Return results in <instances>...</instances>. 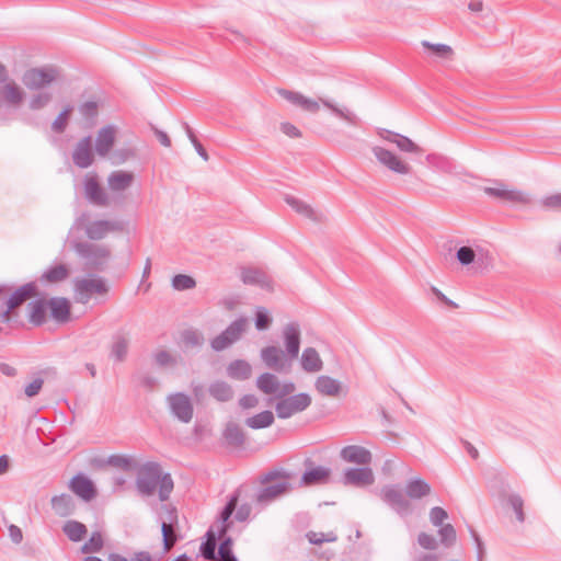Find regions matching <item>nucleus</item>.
<instances>
[{"mask_svg": "<svg viewBox=\"0 0 561 561\" xmlns=\"http://www.w3.org/2000/svg\"><path fill=\"white\" fill-rule=\"evenodd\" d=\"M136 490L142 497H149L158 490L159 500L165 502L174 489L171 473L163 472L162 466L157 461H146L137 465Z\"/></svg>", "mask_w": 561, "mask_h": 561, "instance_id": "f257e3e1", "label": "nucleus"}, {"mask_svg": "<svg viewBox=\"0 0 561 561\" xmlns=\"http://www.w3.org/2000/svg\"><path fill=\"white\" fill-rule=\"evenodd\" d=\"M60 76V71L55 66L34 67L24 71L22 83L30 91H36L30 100L28 106L33 111H38L47 106L53 100V93L46 91L53 82Z\"/></svg>", "mask_w": 561, "mask_h": 561, "instance_id": "f03ea898", "label": "nucleus"}, {"mask_svg": "<svg viewBox=\"0 0 561 561\" xmlns=\"http://www.w3.org/2000/svg\"><path fill=\"white\" fill-rule=\"evenodd\" d=\"M431 493V485L421 478H414L405 484V495L397 485H385L379 493L380 499L400 516L412 513V506L407 496L417 500Z\"/></svg>", "mask_w": 561, "mask_h": 561, "instance_id": "7ed1b4c3", "label": "nucleus"}, {"mask_svg": "<svg viewBox=\"0 0 561 561\" xmlns=\"http://www.w3.org/2000/svg\"><path fill=\"white\" fill-rule=\"evenodd\" d=\"M241 489L238 488L234 492L229 496L227 503L222 507L219 513L218 522L220 523V527L218 533L216 534L213 528H209L206 534V540L202 542L199 547L201 556L207 561L217 560V540L218 538H222L230 530L232 526L231 516L234 513V508L237 506V502H239Z\"/></svg>", "mask_w": 561, "mask_h": 561, "instance_id": "20e7f679", "label": "nucleus"}, {"mask_svg": "<svg viewBox=\"0 0 561 561\" xmlns=\"http://www.w3.org/2000/svg\"><path fill=\"white\" fill-rule=\"evenodd\" d=\"M293 474L284 468H273L259 478V482L264 485L256 495L255 502L267 504L294 490L290 480Z\"/></svg>", "mask_w": 561, "mask_h": 561, "instance_id": "39448f33", "label": "nucleus"}, {"mask_svg": "<svg viewBox=\"0 0 561 561\" xmlns=\"http://www.w3.org/2000/svg\"><path fill=\"white\" fill-rule=\"evenodd\" d=\"M72 249L84 261L87 270L104 272L107 268L112 256V251L107 245L88 241H75Z\"/></svg>", "mask_w": 561, "mask_h": 561, "instance_id": "423d86ee", "label": "nucleus"}, {"mask_svg": "<svg viewBox=\"0 0 561 561\" xmlns=\"http://www.w3.org/2000/svg\"><path fill=\"white\" fill-rule=\"evenodd\" d=\"M38 295V285L35 280L25 283L15 289L11 288V291L7 297L5 307L2 310L4 323H9L11 321V313L16 308L21 307L26 300L37 297Z\"/></svg>", "mask_w": 561, "mask_h": 561, "instance_id": "0eeeda50", "label": "nucleus"}, {"mask_svg": "<svg viewBox=\"0 0 561 561\" xmlns=\"http://www.w3.org/2000/svg\"><path fill=\"white\" fill-rule=\"evenodd\" d=\"M494 186L483 187V192L500 202L528 205L531 199L527 193L518 188H510L504 182L495 180Z\"/></svg>", "mask_w": 561, "mask_h": 561, "instance_id": "6e6552de", "label": "nucleus"}, {"mask_svg": "<svg viewBox=\"0 0 561 561\" xmlns=\"http://www.w3.org/2000/svg\"><path fill=\"white\" fill-rule=\"evenodd\" d=\"M311 397L309 393L300 392L280 399L275 404V412L279 419H289L296 413L305 411L311 404Z\"/></svg>", "mask_w": 561, "mask_h": 561, "instance_id": "1a4fd4ad", "label": "nucleus"}, {"mask_svg": "<svg viewBox=\"0 0 561 561\" xmlns=\"http://www.w3.org/2000/svg\"><path fill=\"white\" fill-rule=\"evenodd\" d=\"M247 325L248 320L245 318L241 317L236 319L226 328V330L210 341L211 348L215 352H221L229 347L241 337Z\"/></svg>", "mask_w": 561, "mask_h": 561, "instance_id": "9d476101", "label": "nucleus"}, {"mask_svg": "<svg viewBox=\"0 0 561 561\" xmlns=\"http://www.w3.org/2000/svg\"><path fill=\"white\" fill-rule=\"evenodd\" d=\"M261 359L270 368L277 373H289L293 360L277 346L268 345L261 350Z\"/></svg>", "mask_w": 561, "mask_h": 561, "instance_id": "9b49d317", "label": "nucleus"}, {"mask_svg": "<svg viewBox=\"0 0 561 561\" xmlns=\"http://www.w3.org/2000/svg\"><path fill=\"white\" fill-rule=\"evenodd\" d=\"M108 291L102 278H81L75 280V293L79 302L87 304L93 294L104 295Z\"/></svg>", "mask_w": 561, "mask_h": 561, "instance_id": "f8f14e48", "label": "nucleus"}, {"mask_svg": "<svg viewBox=\"0 0 561 561\" xmlns=\"http://www.w3.org/2000/svg\"><path fill=\"white\" fill-rule=\"evenodd\" d=\"M83 190L84 197L90 204L99 207L110 206V196L100 184L98 176L95 174L84 176Z\"/></svg>", "mask_w": 561, "mask_h": 561, "instance_id": "ddd939ff", "label": "nucleus"}, {"mask_svg": "<svg viewBox=\"0 0 561 561\" xmlns=\"http://www.w3.org/2000/svg\"><path fill=\"white\" fill-rule=\"evenodd\" d=\"M168 513V522H161L162 543L164 551H169L179 540L181 536L176 533L178 511L172 505H163Z\"/></svg>", "mask_w": 561, "mask_h": 561, "instance_id": "4468645a", "label": "nucleus"}, {"mask_svg": "<svg viewBox=\"0 0 561 561\" xmlns=\"http://www.w3.org/2000/svg\"><path fill=\"white\" fill-rule=\"evenodd\" d=\"M172 414L183 423H190L193 419L194 408L187 394L175 392L168 397Z\"/></svg>", "mask_w": 561, "mask_h": 561, "instance_id": "2eb2a0df", "label": "nucleus"}, {"mask_svg": "<svg viewBox=\"0 0 561 561\" xmlns=\"http://www.w3.org/2000/svg\"><path fill=\"white\" fill-rule=\"evenodd\" d=\"M373 153L376 157L377 161L383 167L388 168L390 171L398 174H409L411 171V167L401 160L397 154L392 151L380 147H373Z\"/></svg>", "mask_w": 561, "mask_h": 561, "instance_id": "dca6fc26", "label": "nucleus"}, {"mask_svg": "<svg viewBox=\"0 0 561 561\" xmlns=\"http://www.w3.org/2000/svg\"><path fill=\"white\" fill-rule=\"evenodd\" d=\"M377 134L381 139L394 144L401 152L412 153L415 156H422L424 152L419 145L402 134L385 128L378 129Z\"/></svg>", "mask_w": 561, "mask_h": 561, "instance_id": "f3484780", "label": "nucleus"}, {"mask_svg": "<svg viewBox=\"0 0 561 561\" xmlns=\"http://www.w3.org/2000/svg\"><path fill=\"white\" fill-rule=\"evenodd\" d=\"M73 164L80 169H87L94 162V152L92 149V137L90 135L81 138L72 151Z\"/></svg>", "mask_w": 561, "mask_h": 561, "instance_id": "a211bd4d", "label": "nucleus"}, {"mask_svg": "<svg viewBox=\"0 0 561 561\" xmlns=\"http://www.w3.org/2000/svg\"><path fill=\"white\" fill-rule=\"evenodd\" d=\"M123 229L122 222L115 220H93L85 225V234L90 240H101L108 232L121 231Z\"/></svg>", "mask_w": 561, "mask_h": 561, "instance_id": "6ab92c4d", "label": "nucleus"}, {"mask_svg": "<svg viewBox=\"0 0 561 561\" xmlns=\"http://www.w3.org/2000/svg\"><path fill=\"white\" fill-rule=\"evenodd\" d=\"M375 481L374 472L368 466L348 468L345 470L342 482L344 485L366 486Z\"/></svg>", "mask_w": 561, "mask_h": 561, "instance_id": "aec40b11", "label": "nucleus"}, {"mask_svg": "<svg viewBox=\"0 0 561 561\" xmlns=\"http://www.w3.org/2000/svg\"><path fill=\"white\" fill-rule=\"evenodd\" d=\"M276 91L279 96H282L283 99H285L293 105H295L306 112L317 113L320 110V105H319L318 101L307 98L300 92L290 91V90L283 89V88H279Z\"/></svg>", "mask_w": 561, "mask_h": 561, "instance_id": "412c9836", "label": "nucleus"}, {"mask_svg": "<svg viewBox=\"0 0 561 561\" xmlns=\"http://www.w3.org/2000/svg\"><path fill=\"white\" fill-rule=\"evenodd\" d=\"M116 139V128L113 125H106L99 129L95 138V152L104 158L111 154Z\"/></svg>", "mask_w": 561, "mask_h": 561, "instance_id": "4be33fe9", "label": "nucleus"}, {"mask_svg": "<svg viewBox=\"0 0 561 561\" xmlns=\"http://www.w3.org/2000/svg\"><path fill=\"white\" fill-rule=\"evenodd\" d=\"M70 490L83 501H91L96 496V489L88 477L79 472L69 482Z\"/></svg>", "mask_w": 561, "mask_h": 561, "instance_id": "5701e85b", "label": "nucleus"}, {"mask_svg": "<svg viewBox=\"0 0 561 561\" xmlns=\"http://www.w3.org/2000/svg\"><path fill=\"white\" fill-rule=\"evenodd\" d=\"M286 355L294 360L298 357L300 350V329L296 322H290L283 330Z\"/></svg>", "mask_w": 561, "mask_h": 561, "instance_id": "b1692460", "label": "nucleus"}, {"mask_svg": "<svg viewBox=\"0 0 561 561\" xmlns=\"http://www.w3.org/2000/svg\"><path fill=\"white\" fill-rule=\"evenodd\" d=\"M340 457L346 461L359 466H368L371 462V453L359 445H347L340 451Z\"/></svg>", "mask_w": 561, "mask_h": 561, "instance_id": "393cba45", "label": "nucleus"}, {"mask_svg": "<svg viewBox=\"0 0 561 561\" xmlns=\"http://www.w3.org/2000/svg\"><path fill=\"white\" fill-rule=\"evenodd\" d=\"M129 348V339L127 333L119 329L112 336V343L110 348V357L117 363H122L126 359Z\"/></svg>", "mask_w": 561, "mask_h": 561, "instance_id": "a878e982", "label": "nucleus"}, {"mask_svg": "<svg viewBox=\"0 0 561 561\" xmlns=\"http://www.w3.org/2000/svg\"><path fill=\"white\" fill-rule=\"evenodd\" d=\"M48 309L50 317L59 322L67 323L71 317V304L65 297H51L48 299Z\"/></svg>", "mask_w": 561, "mask_h": 561, "instance_id": "bb28decb", "label": "nucleus"}, {"mask_svg": "<svg viewBox=\"0 0 561 561\" xmlns=\"http://www.w3.org/2000/svg\"><path fill=\"white\" fill-rule=\"evenodd\" d=\"M48 300L34 299L27 305L28 322L34 327H42L47 320Z\"/></svg>", "mask_w": 561, "mask_h": 561, "instance_id": "cd10ccee", "label": "nucleus"}, {"mask_svg": "<svg viewBox=\"0 0 561 561\" xmlns=\"http://www.w3.org/2000/svg\"><path fill=\"white\" fill-rule=\"evenodd\" d=\"M70 275V270L66 264H56L49 266L44 273L38 277L37 285H46V284H57L66 280Z\"/></svg>", "mask_w": 561, "mask_h": 561, "instance_id": "c85d7f7f", "label": "nucleus"}, {"mask_svg": "<svg viewBox=\"0 0 561 561\" xmlns=\"http://www.w3.org/2000/svg\"><path fill=\"white\" fill-rule=\"evenodd\" d=\"M285 202L296 213H298L299 215H301L314 222H321L324 219V215L322 213L316 211L309 204H306L304 201H301L295 196L286 195Z\"/></svg>", "mask_w": 561, "mask_h": 561, "instance_id": "c756f323", "label": "nucleus"}, {"mask_svg": "<svg viewBox=\"0 0 561 561\" xmlns=\"http://www.w3.org/2000/svg\"><path fill=\"white\" fill-rule=\"evenodd\" d=\"M225 445L240 448L244 445L245 435L241 426L236 422H228L222 431Z\"/></svg>", "mask_w": 561, "mask_h": 561, "instance_id": "7c9ffc66", "label": "nucleus"}, {"mask_svg": "<svg viewBox=\"0 0 561 561\" xmlns=\"http://www.w3.org/2000/svg\"><path fill=\"white\" fill-rule=\"evenodd\" d=\"M330 473V469L322 466L307 469L301 476L300 485L309 486L328 483Z\"/></svg>", "mask_w": 561, "mask_h": 561, "instance_id": "2f4dec72", "label": "nucleus"}, {"mask_svg": "<svg viewBox=\"0 0 561 561\" xmlns=\"http://www.w3.org/2000/svg\"><path fill=\"white\" fill-rule=\"evenodd\" d=\"M51 508L59 517H68L76 510V502L70 494L62 493L54 495L50 500Z\"/></svg>", "mask_w": 561, "mask_h": 561, "instance_id": "473e14b6", "label": "nucleus"}, {"mask_svg": "<svg viewBox=\"0 0 561 561\" xmlns=\"http://www.w3.org/2000/svg\"><path fill=\"white\" fill-rule=\"evenodd\" d=\"M241 280L245 285H256L261 288H268L271 285L267 275L263 271L255 267H242Z\"/></svg>", "mask_w": 561, "mask_h": 561, "instance_id": "72a5a7b5", "label": "nucleus"}, {"mask_svg": "<svg viewBox=\"0 0 561 561\" xmlns=\"http://www.w3.org/2000/svg\"><path fill=\"white\" fill-rule=\"evenodd\" d=\"M133 181L131 172L113 171L107 176V186L112 192H123L131 185Z\"/></svg>", "mask_w": 561, "mask_h": 561, "instance_id": "f704fd0d", "label": "nucleus"}, {"mask_svg": "<svg viewBox=\"0 0 561 561\" xmlns=\"http://www.w3.org/2000/svg\"><path fill=\"white\" fill-rule=\"evenodd\" d=\"M316 390L328 397H337L342 390V383L330 376L321 375L314 382Z\"/></svg>", "mask_w": 561, "mask_h": 561, "instance_id": "c9c22d12", "label": "nucleus"}, {"mask_svg": "<svg viewBox=\"0 0 561 561\" xmlns=\"http://www.w3.org/2000/svg\"><path fill=\"white\" fill-rule=\"evenodd\" d=\"M300 363L306 373H317L323 367V362L314 347H306L302 351Z\"/></svg>", "mask_w": 561, "mask_h": 561, "instance_id": "e433bc0d", "label": "nucleus"}, {"mask_svg": "<svg viewBox=\"0 0 561 561\" xmlns=\"http://www.w3.org/2000/svg\"><path fill=\"white\" fill-rule=\"evenodd\" d=\"M208 392L211 398L218 402H228L232 400L234 391L233 388L224 380H215L208 387Z\"/></svg>", "mask_w": 561, "mask_h": 561, "instance_id": "4c0bfd02", "label": "nucleus"}, {"mask_svg": "<svg viewBox=\"0 0 561 561\" xmlns=\"http://www.w3.org/2000/svg\"><path fill=\"white\" fill-rule=\"evenodd\" d=\"M227 374L236 380H247L251 377L252 367L244 359H234L227 367Z\"/></svg>", "mask_w": 561, "mask_h": 561, "instance_id": "58836bf2", "label": "nucleus"}, {"mask_svg": "<svg viewBox=\"0 0 561 561\" xmlns=\"http://www.w3.org/2000/svg\"><path fill=\"white\" fill-rule=\"evenodd\" d=\"M62 531L70 541L79 542L88 534V528L81 522L69 519L64 524Z\"/></svg>", "mask_w": 561, "mask_h": 561, "instance_id": "ea45409f", "label": "nucleus"}, {"mask_svg": "<svg viewBox=\"0 0 561 561\" xmlns=\"http://www.w3.org/2000/svg\"><path fill=\"white\" fill-rule=\"evenodd\" d=\"M274 414L270 410L262 411L245 420V424L253 430H261L271 426L274 423Z\"/></svg>", "mask_w": 561, "mask_h": 561, "instance_id": "a19ab883", "label": "nucleus"}, {"mask_svg": "<svg viewBox=\"0 0 561 561\" xmlns=\"http://www.w3.org/2000/svg\"><path fill=\"white\" fill-rule=\"evenodd\" d=\"M256 387L266 394H273L278 391L279 382L275 375L264 373L256 379Z\"/></svg>", "mask_w": 561, "mask_h": 561, "instance_id": "79ce46f5", "label": "nucleus"}, {"mask_svg": "<svg viewBox=\"0 0 561 561\" xmlns=\"http://www.w3.org/2000/svg\"><path fill=\"white\" fill-rule=\"evenodd\" d=\"M106 463L126 472L135 471L138 465L134 458L125 455H111L107 457Z\"/></svg>", "mask_w": 561, "mask_h": 561, "instance_id": "37998d69", "label": "nucleus"}, {"mask_svg": "<svg viewBox=\"0 0 561 561\" xmlns=\"http://www.w3.org/2000/svg\"><path fill=\"white\" fill-rule=\"evenodd\" d=\"M99 107L100 104L96 101H87L79 106V113L90 126H93L96 123Z\"/></svg>", "mask_w": 561, "mask_h": 561, "instance_id": "c03bdc74", "label": "nucleus"}, {"mask_svg": "<svg viewBox=\"0 0 561 561\" xmlns=\"http://www.w3.org/2000/svg\"><path fill=\"white\" fill-rule=\"evenodd\" d=\"M2 96L5 102L19 106L23 101V92L15 83H7L2 89Z\"/></svg>", "mask_w": 561, "mask_h": 561, "instance_id": "a18cd8bd", "label": "nucleus"}, {"mask_svg": "<svg viewBox=\"0 0 561 561\" xmlns=\"http://www.w3.org/2000/svg\"><path fill=\"white\" fill-rule=\"evenodd\" d=\"M319 101L329 110L332 111L336 116L348 122L352 125H356L358 122L357 116L348 111L346 107H339L335 104H333L330 100L320 98Z\"/></svg>", "mask_w": 561, "mask_h": 561, "instance_id": "49530a36", "label": "nucleus"}, {"mask_svg": "<svg viewBox=\"0 0 561 561\" xmlns=\"http://www.w3.org/2000/svg\"><path fill=\"white\" fill-rule=\"evenodd\" d=\"M136 157V149L127 146L113 150L108 156L113 165H119Z\"/></svg>", "mask_w": 561, "mask_h": 561, "instance_id": "de8ad7c7", "label": "nucleus"}, {"mask_svg": "<svg viewBox=\"0 0 561 561\" xmlns=\"http://www.w3.org/2000/svg\"><path fill=\"white\" fill-rule=\"evenodd\" d=\"M104 547V540H103V537H102V534L100 531H93L90 536V538L88 539V541H85L81 548H80V551L81 553H84V554H88V553H96V552H100Z\"/></svg>", "mask_w": 561, "mask_h": 561, "instance_id": "09e8293b", "label": "nucleus"}, {"mask_svg": "<svg viewBox=\"0 0 561 561\" xmlns=\"http://www.w3.org/2000/svg\"><path fill=\"white\" fill-rule=\"evenodd\" d=\"M233 540L229 536H224L219 546L217 553V559L220 561H233L236 554L232 551Z\"/></svg>", "mask_w": 561, "mask_h": 561, "instance_id": "8fccbe9b", "label": "nucleus"}, {"mask_svg": "<svg viewBox=\"0 0 561 561\" xmlns=\"http://www.w3.org/2000/svg\"><path fill=\"white\" fill-rule=\"evenodd\" d=\"M438 535H439L440 543L444 547L449 548L455 545L456 539H457V534H456L455 527L451 524L442 525L438 529Z\"/></svg>", "mask_w": 561, "mask_h": 561, "instance_id": "3c124183", "label": "nucleus"}, {"mask_svg": "<svg viewBox=\"0 0 561 561\" xmlns=\"http://www.w3.org/2000/svg\"><path fill=\"white\" fill-rule=\"evenodd\" d=\"M73 107L71 105H67L55 118V121L51 124V129L57 133L61 134L66 130L68 118L70 113L72 112Z\"/></svg>", "mask_w": 561, "mask_h": 561, "instance_id": "603ef678", "label": "nucleus"}, {"mask_svg": "<svg viewBox=\"0 0 561 561\" xmlns=\"http://www.w3.org/2000/svg\"><path fill=\"white\" fill-rule=\"evenodd\" d=\"M507 502L510 506L513 508L516 515V519L519 523L525 522V513H524V500L523 497L517 493H512L507 497Z\"/></svg>", "mask_w": 561, "mask_h": 561, "instance_id": "864d4df0", "label": "nucleus"}, {"mask_svg": "<svg viewBox=\"0 0 561 561\" xmlns=\"http://www.w3.org/2000/svg\"><path fill=\"white\" fill-rule=\"evenodd\" d=\"M172 286L176 290H187L196 286L195 279L186 274H178L172 278Z\"/></svg>", "mask_w": 561, "mask_h": 561, "instance_id": "5fc2aeb1", "label": "nucleus"}, {"mask_svg": "<svg viewBox=\"0 0 561 561\" xmlns=\"http://www.w3.org/2000/svg\"><path fill=\"white\" fill-rule=\"evenodd\" d=\"M272 318L264 307H259L255 312L254 325L257 331H265L270 328Z\"/></svg>", "mask_w": 561, "mask_h": 561, "instance_id": "6e6d98bb", "label": "nucleus"}, {"mask_svg": "<svg viewBox=\"0 0 561 561\" xmlns=\"http://www.w3.org/2000/svg\"><path fill=\"white\" fill-rule=\"evenodd\" d=\"M182 340L185 345L192 346V347L202 346L204 343L203 335L198 331L193 330V329L183 331Z\"/></svg>", "mask_w": 561, "mask_h": 561, "instance_id": "4d7b16f0", "label": "nucleus"}, {"mask_svg": "<svg viewBox=\"0 0 561 561\" xmlns=\"http://www.w3.org/2000/svg\"><path fill=\"white\" fill-rule=\"evenodd\" d=\"M456 257L461 265H469L476 260V252L471 247L462 245L456 252Z\"/></svg>", "mask_w": 561, "mask_h": 561, "instance_id": "13d9d810", "label": "nucleus"}, {"mask_svg": "<svg viewBox=\"0 0 561 561\" xmlns=\"http://www.w3.org/2000/svg\"><path fill=\"white\" fill-rule=\"evenodd\" d=\"M307 539L312 545H321L323 542H331L336 539V536L332 533L323 534V533H316V531H309L306 535Z\"/></svg>", "mask_w": 561, "mask_h": 561, "instance_id": "bf43d9fd", "label": "nucleus"}, {"mask_svg": "<svg viewBox=\"0 0 561 561\" xmlns=\"http://www.w3.org/2000/svg\"><path fill=\"white\" fill-rule=\"evenodd\" d=\"M154 362L160 367L173 366L176 364L175 358L165 350L158 351L153 354Z\"/></svg>", "mask_w": 561, "mask_h": 561, "instance_id": "052dcab7", "label": "nucleus"}, {"mask_svg": "<svg viewBox=\"0 0 561 561\" xmlns=\"http://www.w3.org/2000/svg\"><path fill=\"white\" fill-rule=\"evenodd\" d=\"M447 517V512L440 506H434L430 511V520L436 527L444 525L443 523Z\"/></svg>", "mask_w": 561, "mask_h": 561, "instance_id": "680f3d73", "label": "nucleus"}, {"mask_svg": "<svg viewBox=\"0 0 561 561\" xmlns=\"http://www.w3.org/2000/svg\"><path fill=\"white\" fill-rule=\"evenodd\" d=\"M426 161L430 165H433L444 171L450 167V162L448 161V159L437 153L427 154Z\"/></svg>", "mask_w": 561, "mask_h": 561, "instance_id": "e2e57ef3", "label": "nucleus"}, {"mask_svg": "<svg viewBox=\"0 0 561 561\" xmlns=\"http://www.w3.org/2000/svg\"><path fill=\"white\" fill-rule=\"evenodd\" d=\"M422 45L432 49L438 57H447L453 54L451 47L446 44H432L427 41H423Z\"/></svg>", "mask_w": 561, "mask_h": 561, "instance_id": "0e129e2a", "label": "nucleus"}, {"mask_svg": "<svg viewBox=\"0 0 561 561\" xmlns=\"http://www.w3.org/2000/svg\"><path fill=\"white\" fill-rule=\"evenodd\" d=\"M540 203L547 209L561 210V193L545 196Z\"/></svg>", "mask_w": 561, "mask_h": 561, "instance_id": "69168bd1", "label": "nucleus"}, {"mask_svg": "<svg viewBox=\"0 0 561 561\" xmlns=\"http://www.w3.org/2000/svg\"><path fill=\"white\" fill-rule=\"evenodd\" d=\"M417 542L423 549L426 550H435L438 546L435 537L424 531L419 534Z\"/></svg>", "mask_w": 561, "mask_h": 561, "instance_id": "338daca9", "label": "nucleus"}, {"mask_svg": "<svg viewBox=\"0 0 561 561\" xmlns=\"http://www.w3.org/2000/svg\"><path fill=\"white\" fill-rule=\"evenodd\" d=\"M234 518L237 522L243 523L250 518L252 507L249 503H243L240 506H236L234 508Z\"/></svg>", "mask_w": 561, "mask_h": 561, "instance_id": "774afa93", "label": "nucleus"}]
</instances>
